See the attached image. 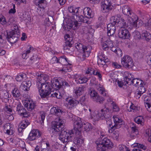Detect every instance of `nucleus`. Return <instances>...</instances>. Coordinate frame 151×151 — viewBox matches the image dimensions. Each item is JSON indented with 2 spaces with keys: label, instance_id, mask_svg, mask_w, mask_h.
<instances>
[{
  "label": "nucleus",
  "instance_id": "26",
  "mask_svg": "<svg viewBox=\"0 0 151 151\" xmlns=\"http://www.w3.org/2000/svg\"><path fill=\"white\" fill-rule=\"evenodd\" d=\"M35 4L40 8L44 9L46 5V0H35Z\"/></svg>",
  "mask_w": 151,
  "mask_h": 151
},
{
  "label": "nucleus",
  "instance_id": "37",
  "mask_svg": "<svg viewBox=\"0 0 151 151\" xmlns=\"http://www.w3.org/2000/svg\"><path fill=\"white\" fill-rule=\"evenodd\" d=\"M118 26L120 27L121 28L122 27H128L127 24L126 22L122 17L120 20L118 24Z\"/></svg>",
  "mask_w": 151,
  "mask_h": 151
},
{
  "label": "nucleus",
  "instance_id": "5",
  "mask_svg": "<svg viewBox=\"0 0 151 151\" xmlns=\"http://www.w3.org/2000/svg\"><path fill=\"white\" fill-rule=\"evenodd\" d=\"M65 40V42L64 47V51L68 53H70L72 52L71 47L73 44V41L72 40V38L70 37L68 34H66L64 36Z\"/></svg>",
  "mask_w": 151,
  "mask_h": 151
},
{
  "label": "nucleus",
  "instance_id": "14",
  "mask_svg": "<svg viewBox=\"0 0 151 151\" xmlns=\"http://www.w3.org/2000/svg\"><path fill=\"white\" fill-rule=\"evenodd\" d=\"M101 85L99 84L96 85V88L99 91L100 93L102 96H106L107 99V101L110 102L111 104H113L114 103V101H112V100L110 97L108 96V95L106 93V91H105L104 88L102 87H101Z\"/></svg>",
  "mask_w": 151,
  "mask_h": 151
},
{
  "label": "nucleus",
  "instance_id": "23",
  "mask_svg": "<svg viewBox=\"0 0 151 151\" xmlns=\"http://www.w3.org/2000/svg\"><path fill=\"white\" fill-rule=\"evenodd\" d=\"M131 84H132L135 86H137L141 85H144L145 83L143 81L139 79L134 78L132 79V80H131L129 83L128 84L129 85H131Z\"/></svg>",
  "mask_w": 151,
  "mask_h": 151
},
{
  "label": "nucleus",
  "instance_id": "54",
  "mask_svg": "<svg viewBox=\"0 0 151 151\" xmlns=\"http://www.w3.org/2000/svg\"><path fill=\"white\" fill-rule=\"evenodd\" d=\"M24 84V86H26L28 89V90H29L30 87L31 86V82L30 81H24L23 82Z\"/></svg>",
  "mask_w": 151,
  "mask_h": 151
},
{
  "label": "nucleus",
  "instance_id": "30",
  "mask_svg": "<svg viewBox=\"0 0 151 151\" xmlns=\"http://www.w3.org/2000/svg\"><path fill=\"white\" fill-rule=\"evenodd\" d=\"M58 62L63 65H67L68 64L70 65L68 61V59L65 55L60 57L58 59Z\"/></svg>",
  "mask_w": 151,
  "mask_h": 151
},
{
  "label": "nucleus",
  "instance_id": "2",
  "mask_svg": "<svg viewBox=\"0 0 151 151\" xmlns=\"http://www.w3.org/2000/svg\"><path fill=\"white\" fill-rule=\"evenodd\" d=\"M101 140L96 141L97 151H106L108 148H111L113 146V143L107 137H105Z\"/></svg>",
  "mask_w": 151,
  "mask_h": 151
},
{
  "label": "nucleus",
  "instance_id": "3",
  "mask_svg": "<svg viewBox=\"0 0 151 151\" xmlns=\"http://www.w3.org/2000/svg\"><path fill=\"white\" fill-rule=\"evenodd\" d=\"M40 94L42 98H48L53 94V91H51V88L47 82L41 84L37 86Z\"/></svg>",
  "mask_w": 151,
  "mask_h": 151
},
{
  "label": "nucleus",
  "instance_id": "27",
  "mask_svg": "<svg viewBox=\"0 0 151 151\" xmlns=\"http://www.w3.org/2000/svg\"><path fill=\"white\" fill-rule=\"evenodd\" d=\"M82 49L83 52V58L84 60L86 57L89 56L91 53V50L89 48L85 46H83Z\"/></svg>",
  "mask_w": 151,
  "mask_h": 151
},
{
  "label": "nucleus",
  "instance_id": "47",
  "mask_svg": "<svg viewBox=\"0 0 151 151\" xmlns=\"http://www.w3.org/2000/svg\"><path fill=\"white\" fill-rule=\"evenodd\" d=\"M40 122L41 124H43L44 120L45 118V113L44 111L40 112Z\"/></svg>",
  "mask_w": 151,
  "mask_h": 151
},
{
  "label": "nucleus",
  "instance_id": "6",
  "mask_svg": "<svg viewBox=\"0 0 151 151\" xmlns=\"http://www.w3.org/2000/svg\"><path fill=\"white\" fill-rule=\"evenodd\" d=\"M122 65L125 68H130L133 66L132 58L128 55L124 56L121 60Z\"/></svg>",
  "mask_w": 151,
  "mask_h": 151
},
{
  "label": "nucleus",
  "instance_id": "7",
  "mask_svg": "<svg viewBox=\"0 0 151 151\" xmlns=\"http://www.w3.org/2000/svg\"><path fill=\"white\" fill-rule=\"evenodd\" d=\"M101 2V7L104 12H107L112 10L113 6L111 3V0H100Z\"/></svg>",
  "mask_w": 151,
  "mask_h": 151
},
{
  "label": "nucleus",
  "instance_id": "49",
  "mask_svg": "<svg viewBox=\"0 0 151 151\" xmlns=\"http://www.w3.org/2000/svg\"><path fill=\"white\" fill-rule=\"evenodd\" d=\"M1 98L4 99H6L8 101L9 100V93L6 91H3Z\"/></svg>",
  "mask_w": 151,
  "mask_h": 151
},
{
  "label": "nucleus",
  "instance_id": "45",
  "mask_svg": "<svg viewBox=\"0 0 151 151\" xmlns=\"http://www.w3.org/2000/svg\"><path fill=\"white\" fill-rule=\"evenodd\" d=\"M140 109V108L139 107L136 106L132 104L130 106L129 109H128V111L129 112L133 111L136 112L139 111Z\"/></svg>",
  "mask_w": 151,
  "mask_h": 151
},
{
  "label": "nucleus",
  "instance_id": "43",
  "mask_svg": "<svg viewBox=\"0 0 151 151\" xmlns=\"http://www.w3.org/2000/svg\"><path fill=\"white\" fill-rule=\"evenodd\" d=\"M84 130L86 132L90 131L92 129L91 124L88 122L84 123L83 126Z\"/></svg>",
  "mask_w": 151,
  "mask_h": 151
},
{
  "label": "nucleus",
  "instance_id": "21",
  "mask_svg": "<svg viewBox=\"0 0 151 151\" xmlns=\"http://www.w3.org/2000/svg\"><path fill=\"white\" fill-rule=\"evenodd\" d=\"M61 80H58L57 79H54L51 81V86L54 88L58 90L61 87V85L60 83Z\"/></svg>",
  "mask_w": 151,
  "mask_h": 151
},
{
  "label": "nucleus",
  "instance_id": "56",
  "mask_svg": "<svg viewBox=\"0 0 151 151\" xmlns=\"http://www.w3.org/2000/svg\"><path fill=\"white\" fill-rule=\"evenodd\" d=\"M145 104H147V103L148 104H151V97L147 96H146L144 99Z\"/></svg>",
  "mask_w": 151,
  "mask_h": 151
},
{
  "label": "nucleus",
  "instance_id": "29",
  "mask_svg": "<svg viewBox=\"0 0 151 151\" xmlns=\"http://www.w3.org/2000/svg\"><path fill=\"white\" fill-rule=\"evenodd\" d=\"M121 18V17L119 14L111 17V23H112L114 25L116 24H118Z\"/></svg>",
  "mask_w": 151,
  "mask_h": 151
},
{
  "label": "nucleus",
  "instance_id": "8",
  "mask_svg": "<svg viewBox=\"0 0 151 151\" xmlns=\"http://www.w3.org/2000/svg\"><path fill=\"white\" fill-rule=\"evenodd\" d=\"M89 93L91 99L94 101L101 104L104 101L105 99L102 97L97 95V93L93 90H90Z\"/></svg>",
  "mask_w": 151,
  "mask_h": 151
},
{
  "label": "nucleus",
  "instance_id": "4",
  "mask_svg": "<svg viewBox=\"0 0 151 151\" xmlns=\"http://www.w3.org/2000/svg\"><path fill=\"white\" fill-rule=\"evenodd\" d=\"M14 30H13L10 34L7 35V40L11 43H15L20 37V32L16 29V28H17V27L16 26H14Z\"/></svg>",
  "mask_w": 151,
  "mask_h": 151
},
{
  "label": "nucleus",
  "instance_id": "9",
  "mask_svg": "<svg viewBox=\"0 0 151 151\" xmlns=\"http://www.w3.org/2000/svg\"><path fill=\"white\" fill-rule=\"evenodd\" d=\"M16 111L21 116L27 118L29 116V114L19 102H18L16 104Z\"/></svg>",
  "mask_w": 151,
  "mask_h": 151
},
{
  "label": "nucleus",
  "instance_id": "48",
  "mask_svg": "<svg viewBox=\"0 0 151 151\" xmlns=\"http://www.w3.org/2000/svg\"><path fill=\"white\" fill-rule=\"evenodd\" d=\"M43 78H44V77H43V74H40L39 75V74H38V75H37V85L38 86V85H41V82H43Z\"/></svg>",
  "mask_w": 151,
  "mask_h": 151
},
{
  "label": "nucleus",
  "instance_id": "44",
  "mask_svg": "<svg viewBox=\"0 0 151 151\" xmlns=\"http://www.w3.org/2000/svg\"><path fill=\"white\" fill-rule=\"evenodd\" d=\"M106 38L104 37L101 39V45L102 48L106 50L108 48V46L107 45V43L105 41Z\"/></svg>",
  "mask_w": 151,
  "mask_h": 151
},
{
  "label": "nucleus",
  "instance_id": "33",
  "mask_svg": "<svg viewBox=\"0 0 151 151\" xmlns=\"http://www.w3.org/2000/svg\"><path fill=\"white\" fill-rule=\"evenodd\" d=\"M134 121L137 124L143 125L144 124V119L142 116H138L134 119Z\"/></svg>",
  "mask_w": 151,
  "mask_h": 151
},
{
  "label": "nucleus",
  "instance_id": "24",
  "mask_svg": "<svg viewBox=\"0 0 151 151\" xmlns=\"http://www.w3.org/2000/svg\"><path fill=\"white\" fill-rule=\"evenodd\" d=\"M83 12L84 15L88 18H92L94 16L93 13L89 8H85Z\"/></svg>",
  "mask_w": 151,
  "mask_h": 151
},
{
  "label": "nucleus",
  "instance_id": "12",
  "mask_svg": "<svg viewBox=\"0 0 151 151\" xmlns=\"http://www.w3.org/2000/svg\"><path fill=\"white\" fill-rule=\"evenodd\" d=\"M114 124L112 126L110 131L112 132L113 130H114L116 129H119L121 127V126L123 124V121L122 119L116 116H114Z\"/></svg>",
  "mask_w": 151,
  "mask_h": 151
},
{
  "label": "nucleus",
  "instance_id": "58",
  "mask_svg": "<svg viewBox=\"0 0 151 151\" xmlns=\"http://www.w3.org/2000/svg\"><path fill=\"white\" fill-rule=\"evenodd\" d=\"M52 95L50 96V97H55L57 99H60L62 97V95L60 93L59 94H58V93L56 92L54 93L53 91V94Z\"/></svg>",
  "mask_w": 151,
  "mask_h": 151
},
{
  "label": "nucleus",
  "instance_id": "35",
  "mask_svg": "<svg viewBox=\"0 0 151 151\" xmlns=\"http://www.w3.org/2000/svg\"><path fill=\"white\" fill-rule=\"evenodd\" d=\"M73 139H74V142L76 144L83 142V140L81 138V134L79 135L74 134V137Z\"/></svg>",
  "mask_w": 151,
  "mask_h": 151
},
{
  "label": "nucleus",
  "instance_id": "20",
  "mask_svg": "<svg viewBox=\"0 0 151 151\" xmlns=\"http://www.w3.org/2000/svg\"><path fill=\"white\" fill-rule=\"evenodd\" d=\"M123 76L124 81L128 84L129 83L132 78L133 77V75L128 71H125L124 73Z\"/></svg>",
  "mask_w": 151,
  "mask_h": 151
},
{
  "label": "nucleus",
  "instance_id": "42",
  "mask_svg": "<svg viewBox=\"0 0 151 151\" xmlns=\"http://www.w3.org/2000/svg\"><path fill=\"white\" fill-rule=\"evenodd\" d=\"M79 7H76L74 6H70L68 7V11L71 13H77L78 12Z\"/></svg>",
  "mask_w": 151,
  "mask_h": 151
},
{
  "label": "nucleus",
  "instance_id": "40",
  "mask_svg": "<svg viewBox=\"0 0 151 151\" xmlns=\"http://www.w3.org/2000/svg\"><path fill=\"white\" fill-rule=\"evenodd\" d=\"M88 80V78L85 76H81L79 77V78L78 79V81H77V82L76 83L77 84H81L86 83L87 82Z\"/></svg>",
  "mask_w": 151,
  "mask_h": 151
},
{
  "label": "nucleus",
  "instance_id": "25",
  "mask_svg": "<svg viewBox=\"0 0 151 151\" xmlns=\"http://www.w3.org/2000/svg\"><path fill=\"white\" fill-rule=\"evenodd\" d=\"M85 87L81 85L80 86L77 87L74 90V92L77 96H80L84 92Z\"/></svg>",
  "mask_w": 151,
  "mask_h": 151
},
{
  "label": "nucleus",
  "instance_id": "34",
  "mask_svg": "<svg viewBox=\"0 0 151 151\" xmlns=\"http://www.w3.org/2000/svg\"><path fill=\"white\" fill-rule=\"evenodd\" d=\"M29 124V122H27L26 120L24 121H23L20 124V125L19 126L18 128V131L19 132H21L22 130L24 129Z\"/></svg>",
  "mask_w": 151,
  "mask_h": 151
},
{
  "label": "nucleus",
  "instance_id": "63",
  "mask_svg": "<svg viewBox=\"0 0 151 151\" xmlns=\"http://www.w3.org/2000/svg\"><path fill=\"white\" fill-rule=\"evenodd\" d=\"M112 104L113 111L115 112L118 111L119 110L118 106L114 103Z\"/></svg>",
  "mask_w": 151,
  "mask_h": 151
},
{
  "label": "nucleus",
  "instance_id": "62",
  "mask_svg": "<svg viewBox=\"0 0 151 151\" xmlns=\"http://www.w3.org/2000/svg\"><path fill=\"white\" fill-rule=\"evenodd\" d=\"M93 75L99 77L100 80L102 79L101 74L99 70H95Z\"/></svg>",
  "mask_w": 151,
  "mask_h": 151
},
{
  "label": "nucleus",
  "instance_id": "36",
  "mask_svg": "<svg viewBox=\"0 0 151 151\" xmlns=\"http://www.w3.org/2000/svg\"><path fill=\"white\" fill-rule=\"evenodd\" d=\"M97 114L98 115L99 119H104V118H106V112L103 109H101L100 111H97Z\"/></svg>",
  "mask_w": 151,
  "mask_h": 151
},
{
  "label": "nucleus",
  "instance_id": "57",
  "mask_svg": "<svg viewBox=\"0 0 151 151\" xmlns=\"http://www.w3.org/2000/svg\"><path fill=\"white\" fill-rule=\"evenodd\" d=\"M105 41L107 43L108 48L112 47L113 46V41L108 38L107 40H106Z\"/></svg>",
  "mask_w": 151,
  "mask_h": 151
},
{
  "label": "nucleus",
  "instance_id": "41",
  "mask_svg": "<svg viewBox=\"0 0 151 151\" xmlns=\"http://www.w3.org/2000/svg\"><path fill=\"white\" fill-rule=\"evenodd\" d=\"M118 129H116L115 130H113L112 137L114 139L118 140L119 135V130Z\"/></svg>",
  "mask_w": 151,
  "mask_h": 151
},
{
  "label": "nucleus",
  "instance_id": "11",
  "mask_svg": "<svg viewBox=\"0 0 151 151\" xmlns=\"http://www.w3.org/2000/svg\"><path fill=\"white\" fill-rule=\"evenodd\" d=\"M118 36L120 38L127 39L129 38L130 35L127 29L124 27H122L119 30Z\"/></svg>",
  "mask_w": 151,
  "mask_h": 151
},
{
  "label": "nucleus",
  "instance_id": "60",
  "mask_svg": "<svg viewBox=\"0 0 151 151\" xmlns=\"http://www.w3.org/2000/svg\"><path fill=\"white\" fill-rule=\"evenodd\" d=\"M46 148H43L41 149V151H52L50 148V145L49 142L46 143Z\"/></svg>",
  "mask_w": 151,
  "mask_h": 151
},
{
  "label": "nucleus",
  "instance_id": "28",
  "mask_svg": "<svg viewBox=\"0 0 151 151\" xmlns=\"http://www.w3.org/2000/svg\"><path fill=\"white\" fill-rule=\"evenodd\" d=\"M8 142L15 145H18L19 143L22 140L19 138L15 137H13L9 138L8 139Z\"/></svg>",
  "mask_w": 151,
  "mask_h": 151
},
{
  "label": "nucleus",
  "instance_id": "46",
  "mask_svg": "<svg viewBox=\"0 0 151 151\" xmlns=\"http://www.w3.org/2000/svg\"><path fill=\"white\" fill-rule=\"evenodd\" d=\"M132 35L135 40L139 39L141 37V35L140 32L137 31H134L132 34Z\"/></svg>",
  "mask_w": 151,
  "mask_h": 151
},
{
  "label": "nucleus",
  "instance_id": "53",
  "mask_svg": "<svg viewBox=\"0 0 151 151\" xmlns=\"http://www.w3.org/2000/svg\"><path fill=\"white\" fill-rule=\"evenodd\" d=\"M29 107L27 108V110L29 111H31L34 109L35 106V104L33 101L30 102L29 103Z\"/></svg>",
  "mask_w": 151,
  "mask_h": 151
},
{
  "label": "nucleus",
  "instance_id": "13",
  "mask_svg": "<svg viewBox=\"0 0 151 151\" xmlns=\"http://www.w3.org/2000/svg\"><path fill=\"white\" fill-rule=\"evenodd\" d=\"M127 18L130 23H132L133 27L135 28H137V23L138 20V17L132 12L129 14L127 15Z\"/></svg>",
  "mask_w": 151,
  "mask_h": 151
},
{
  "label": "nucleus",
  "instance_id": "55",
  "mask_svg": "<svg viewBox=\"0 0 151 151\" xmlns=\"http://www.w3.org/2000/svg\"><path fill=\"white\" fill-rule=\"evenodd\" d=\"M78 101L79 102V103H80L81 105H85L86 103V100L85 96H83L81 97L80 101Z\"/></svg>",
  "mask_w": 151,
  "mask_h": 151
},
{
  "label": "nucleus",
  "instance_id": "52",
  "mask_svg": "<svg viewBox=\"0 0 151 151\" xmlns=\"http://www.w3.org/2000/svg\"><path fill=\"white\" fill-rule=\"evenodd\" d=\"M119 148L120 151H130L126 146L124 145H119Z\"/></svg>",
  "mask_w": 151,
  "mask_h": 151
},
{
  "label": "nucleus",
  "instance_id": "61",
  "mask_svg": "<svg viewBox=\"0 0 151 151\" xmlns=\"http://www.w3.org/2000/svg\"><path fill=\"white\" fill-rule=\"evenodd\" d=\"M0 23L2 25H5L7 24V22L4 17L2 16L0 18Z\"/></svg>",
  "mask_w": 151,
  "mask_h": 151
},
{
  "label": "nucleus",
  "instance_id": "17",
  "mask_svg": "<svg viewBox=\"0 0 151 151\" xmlns=\"http://www.w3.org/2000/svg\"><path fill=\"white\" fill-rule=\"evenodd\" d=\"M40 136V134L38 130H33L29 133L28 139L30 141L36 139L37 137Z\"/></svg>",
  "mask_w": 151,
  "mask_h": 151
},
{
  "label": "nucleus",
  "instance_id": "64",
  "mask_svg": "<svg viewBox=\"0 0 151 151\" xmlns=\"http://www.w3.org/2000/svg\"><path fill=\"white\" fill-rule=\"evenodd\" d=\"M145 107L147 111L150 112H151V104H145Z\"/></svg>",
  "mask_w": 151,
  "mask_h": 151
},
{
  "label": "nucleus",
  "instance_id": "31",
  "mask_svg": "<svg viewBox=\"0 0 151 151\" xmlns=\"http://www.w3.org/2000/svg\"><path fill=\"white\" fill-rule=\"evenodd\" d=\"M122 11L124 14L127 16L129 14L132 12L130 8L127 5H124L123 6Z\"/></svg>",
  "mask_w": 151,
  "mask_h": 151
},
{
  "label": "nucleus",
  "instance_id": "51",
  "mask_svg": "<svg viewBox=\"0 0 151 151\" xmlns=\"http://www.w3.org/2000/svg\"><path fill=\"white\" fill-rule=\"evenodd\" d=\"M95 70L91 67L88 68L86 70V74L90 75H93Z\"/></svg>",
  "mask_w": 151,
  "mask_h": 151
},
{
  "label": "nucleus",
  "instance_id": "15",
  "mask_svg": "<svg viewBox=\"0 0 151 151\" xmlns=\"http://www.w3.org/2000/svg\"><path fill=\"white\" fill-rule=\"evenodd\" d=\"M72 17L73 18V19L76 21L74 23L76 24L75 26L76 27H79L81 25V23H78V22L83 23H87V21L85 20V18L82 15L78 16L77 14H74Z\"/></svg>",
  "mask_w": 151,
  "mask_h": 151
},
{
  "label": "nucleus",
  "instance_id": "16",
  "mask_svg": "<svg viewBox=\"0 0 151 151\" xmlns=\"http://www.w3.org/2000/svg\"><path fill=\"white\" fill-rule=\"evenodd\" d=\"M62 112L63 111H62V110L60 109L59 107H53L51 108L50 110V113L52 114H53L55 115H56L58 116V117L55 119L54 122L55 121L56 119L57 118H58V117H60V118L62 119V118L60 117L59 116L60 115V114H62ZM53 122H52L51 123V127L50 128V130L51 131H52L51 129L52 127V124Z\"/></svg>",
  "mask_w": 151,
  "mask_h": 151
},
{
  "label": "nucleus",
  "instance_id": "32",
  "mask_svg": "<svg viewBox=\"0 0 151 151\" xmlns=\"http://www.w3.org/2000/svg\"><path fill=\"white\" fill-rule=\"evenodd\" d=\"M76 22V21L73 19V21H72L71 22H69L67 24L66 27L65 26V27H65V30L66 29V27H67V29H70L73 28L74 29H76L79 27H76V26H75V24L74 23V22Z\"/></svg>",
  "mask_w": 151,
  "mask_h": 151
},
{
  "label": "nucleus",
  "instance_id": "22",
  "mask_svg": "<svg viewBox=\"0 0 151 151\" xmlns=\"http://www.w3.org/2000/svg\"><path fill=\"white\" fill-rule=\"evenodd\" d=\"M29 62L33 64V66L36 68H39V63L37 60V55L33 56L30 59Z\"/></svg>",
  "mask_w": 151,
  "mask_h": 151
},
{
  "label": "nucleus",
  "instance_id": "19",
  "mask_svg": "<svg viewBox=\"0 0 151 151\" xmlns=\"http://www.w3.org/2000/svg\"><path fill=\"white\" fill-rule=\"evenodd\" d=\"M107 34L108 36H111L113 35L115 32L116 28L115 26L112 23L108 24L107 26Z\"/></svg>",
  "mask_w": 151,
  "mask_h": 151
},
{
  "label": "nucleus",
  "instance_id": "39",
  "mask_svg": "<svg viewBox=\"0 0 151 151\" xmlns=\"http://www.w3.org/2000/svg\"><path fill=\"white\" fill-rule=\"evenodd\" d=\"M12 94L15 97H18L20 96L21 94L18 88L15 87L12 90Z\"/></svg>",
  "mask_w": 151,
  "mask_h": 151
},
{
  "label": "nucleus",
  "instance_id": "38",
  "mask_svg": "<svg viewBox=\"0 0 151 151\" xmlns=\"http://www.w3.org/2000/svg\"><path fill=\"white\" fill-rule=\"evenodd\" d=\"M142 37H144L146 40H149L151 38L150 34L146 30H143L142 34Z\"/></svg>",
  "mask_w": 151,
  "mask_h": 151
},
{
  "label": "nucleus",
  "instance_id": "1",
  "mask_svg": "<svg viewBox=\"0 0 151 151\" xmlns=\"http://www.w3.org/2000/svg\"><path fill=\"white\" fill-rule=\"evenodd\" d=\"M64 121L60 117L56 119L52 122L51 128L52 132L59 135V139L63 143L72 140L74 134L80 135L81 131L83 127V122L80 120L76 121L74 123L73 129L70 131L67 132L64 129Z\"/></svg>",
  "mask_w": 151,
  "mask_h": 151
},
{
  "label": "nucleus",
  "instance_id": "50",
  "mask_svg": "<svg viewBox=\"0 0 151 151\" xmlns=\"http://www.w3.org/2000/svg\"><path fill=\"white\" fill-rule=\"evenodd\" d=\"M90 118L91 119H93L95 121H98L99 119V118L97 114V111H95L93 113V115H91Z\"/></svg>",
  "mask_w": 151,
  "mask_h": 151
},
{
  "label": "nucleus",
  "instance_id": "10",
  "mask_svg": "<svg viewBox=\"0 0 151 151\" xmlns=\"http://www.w3.org/2000/svg\"><path fill=\"white\" fill-rule=\"evenodd\" d=\"M79 103V102L76 100L75 99L68 98L66 100L65 105L67 108L72 109L76 107Z\"/></svg>",
  "mask_w": 151,
  "mask_h": 151
},
{
  "label": "nucleus",
  "instance_id": "18",
  "mask_svg": "<svg viewBox=\"0 0 151 151\" xmlns=\"http://www.w3.org/2000/svg\"><path fill=\"white\" fill-rule=\"evenodd\" d=\"M109 61V59L105 57L104 54L99 56L98 59V64L101 66L106 65V63Z\"/></svg>",
  "mask_w": 151,
  "mask_h": 151
},
{
  "label": "nucleus",
  "instance_id": "59",
  "mask_svg": "<svg viewBox=\"0 0 151 151\" xmlns=\"http://www.w3.org/2000/svg\"><path fill=\"white\" fill-rule=\"evenodd\" d=\"M12 125L10 124L9 123H7L4 126V128L5 130L6 131V133H9V129H10V127Z\"/></svg>",
  "mask_w": 151,
  "mask_h": 151
}]
</instances>
